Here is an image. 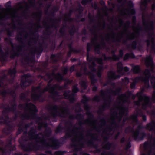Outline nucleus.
Here are the masks:
<instances>
[{"label":"nucleus","mask_w":155,"mask_h":155,"mask_svg":"<svg viewBox=\"0 0 155 155\" xmlns=\"http://www.w3.org/2000/svg\"><path fill=\"white\" fill-rule=\"evenodd\" d=\"M64 96L66 99H68L71 102H73L75 100L73 93H71L68 91H65L64 94Z\"/></svg>","instance_id":"2eb2a0df"},{"label":"nucleus","mask_w":155,"mask_h":155,"mask_svg":"<svg viewBox=\"0 0 155 155\" xmlns=\"http://www.w3.org/2000/svg\"><path fill=\"white\" fill-rule=\"evenodd\" d=\"M132 134L133 137L135 139H142L145 135L143 133H140L138 129L133 132Z\"/></svg>","instance_id":"f3484780"},{"label":"nucleus","mask_w":155,"mask_h":155,"mask_svg":"<svg viewBox=\"0 0 155 155\" xmlns=\"http://www.w3.org/2000/svg\"><path fill=\"white\" fill-rule=\"evenodd\" d=\"M148 28L149 31H151L153 29V24L152 22L148 24Z\"/></svg>","instance_id":"bb28decb"},{"label":"nucleus","mask_w":155,"mask_h":155,"mask_svg":"<svg viewBox=\"0 0 155 155\" xmlns=\"http://www.w3.org/2000/svg\"><path fill=\"white\" fill-rule=\"evenodd\" d=\"M101 155H114L113 153H107L106 152H103L102 153ZM120 155H122V154H120Z\"/></svg>","instance_id":"79ce46f5"},{"label":"nucleus","mask_w":155,"mask_h":155,"mask_svg":"<svg viewBox=\"0 0 155 155\" xmlns=\"http://www.w3.org/2000/svg\"><path fill=\"white\" fill-rule=\"evenodd\" d=\"M108 76L109 78L111 79L118 78L120 77V76H116L115 73L112 71H110L108 72Z\"/></svg>","instance_id":"4be33fe9"},{"label":"nucleus","mask_w":155,"mask_h":155,"mask_svg":"<svg viewBox=\"0 0 155 155\" xmlns=\"http://www.w3.org/2000/svg\"><path fill=\"white\" fill-rule=\"evenodd\" d=\"M97 87H93V88H92V90L93 91H96L97 90Z\"/></svg>","instance_id":"6e6d98bb"},{"label":"nucleus","mask_w":155,"mask_h":155,"mask_svg":"<svg viewBox=\"0 0 155 155\" xmlns=\"http://www.w3.org/2000/svg\"><path fill=\"white\" fill-rule=\"evenodd\" d=\"M8 92L5 90H4L0 92V94H2V96H4L8 93Z\"/></svg>","instance_id":"a19ab883"},{"label":"nucleus","mask_w":155,"mask_h":155,"mask_svg":"<svg viewBox=\"0 0 155 155\" xmlns=\"http://www.w3.org/2000/svg\"><path fill=\"white\" fill-rule=\"evenodd\" d=\"M50 113L51 116L53 117H55L56 116L65 117L67 116L68 112L65 107L62 106H53L51 107Z\"/></svg>","instance_id":"9d476101"},{"label":"nucleus","mask_w":155,"mask_h":155,"mask_svg":"<svg viewBox=\"0 0 155 155\" xmlns=\"http://www.w3.org/2000/svg\"><path fill=\"white\" fill-rule=\"evenodd\" d=\"M87 2V0H82V3L83 5H85L86 4Z\"/></svg>","instance_id":"37998d69"},{"label":"nucleus","mask_w":155,"mask_h":155,"mask_svg":"<svg viewBox=\"0 0 155 155\" xmlns=\"http://www.w3.org/2000/svg\"><path fill=\"white\" fill-rule=\"evenodd\" d=\"M24 97H25V95L23 94H21V98L23 99Z\"/></svg>","instance_id":"5fc2aeb1"},{"label":"nucleus","mask_w":155,"mask_h":155,"mask_svg":"<svg viewBox=\"0 0 155 155\" xmlns=\"http://www.w3.org/2000/svg\"><path fill=\"white\" fill-rule=\"evenodd\" d=\"M123 69L122 63L121 62H118L117 64V71L121 75L124 74V73L122 72Z\"/></svg>","instance_id":"aec40b11"},{"label":"nucleus","mask_w":155,"mask_h":155,"mask_svg":"<svg viewBox=\"0 0 155 155\" xmlns=\"http://www.w3.org/2000/svg\"><path fill=\"white\" fill-rule=\"evenodd\" d=\"M130 96L129 93H127L126 94L120 95L118 97L117 105L111 110V112L113 114L111 117V123L110 126L107 127L104 129V128L106 126L104 120L102 119L101 120V127L99 129H97L96 121L94 120L92 118L93 116L91 114L88 112L89 108L88 106L87 105H84V109L87 111V114L90 116V118L87 120L86 123L88 124L92 129L98 131L102 132V136L104 141H106L110 135H112L114 132L117 130V121H120L124 116L123 120L124 122L128 118V117L126 115L125 113L127 111L128 109L125 107L122 103L124 102L129 103Z\"/></svg>","instance_id":"f257e3e1"},{"label":"nucleus","mask_w":155,"mask_h":155,"mask_svg":"<svg viewBox=\"0 0 155 155\" xmlns=\"http://www.w3.org/2000/svg\"><path fill=\"white\" fill-rule=\"evenodd\" d=\"M134 57V56L132 53L129 54H127L124 58V60H127L129 58H133Z\"/></svg>","instance_id":"a878e982"},{"label":"nucleus","mask_w":155,"mask_h":155,"mask_svg":"<svg viewBox=\"0 0 155 155\" xmlns=\"http://www.w3.org/2000/svg\"><path fill=\"white\" fill-rule=\"evenodd\" d=\"M82 75V73L81 72H78L77 73V77H80Z\"/></svg>","instance_id":"3c124183"},{"label":"nucleus","mask_w":155,"mask_h":155,"mask_svg":"<svg viewBox=\"0 0 155 155\" xmlns=\"http://www.w3.org/2000/svg\"><path fill=\"white\" fill-rule=\"evenodd\" d=\"M147 129L150 130H155V123L153 122L147 125Z\"/></svg>","instance_id":"412c9836"},{"label":"nucleus","mask_w":155,"mask_h":155,"mask_svg":"<svg viewBox=\"0 0 155 155\" xmlns=\"http://www.w3.org/2000/svg\"><path fill=\"white\" fill-rule=\"evenodd\" d=\"M143 114L141 110H139L137 111V114H134L131 116L130 119L134 122H136L137 121V117L138 115H142Z\"/></svg>","instance_id":"6ab92c4d"},{"label":"nucleus","mask_w":155,"mask_h":155,"mask_svg":"<svg viewBox=\"0 0 155 155\" xmlns=\"http://www.w3.org/2000/svg\"><path fill=\"white\" fill-rule=\"evenodd\" d=\"M81 154H82V155H89L87 154L84 153L83 152H82L81 153Z\"/></svg>","instance_id":"680f3d73"},{"label":"nucleus","mask_w":155,"mask_h":155,"mask_svg":"<svg viewBox=\"0 0 155 155\" xmlns=\"http://www.w3.org/2000/svg\"><path fill=\"white\" fill-rule=\"evenodd\" d=\"M28 3L29 5L31 6H34L35 4L34 0H28Z\"/></svg>","instance_id":"c9c22d12"},{"label":"nucleus","mask_w":155,"mask_h":155,"mask_svg":"<svg viewBox=\"0 0 155 155\" xmlns=\"http://www.w3.org/2000/svg\"><path fill=\"white\" fill-rule=\"evenodd\" d=\"M74 66H73L71 68L70 71H72L74 69Z\"/></svg>","instance_id":"603ef678"},{"label":"nucleus","mask_w":155,"mask_h":155,"mask_svg":"<svg viewBox=\"0 0 155 155\" xmlns=\"http://www.w3.org/2000/svg\"><path fill=\"white\" fill-rule=\"evenodd\" d=\"M52 75V77L55 78L58 81H59L62 80L63 77L62 75L59 73H58L55 75L54 73H53Z\"/></svg>","instance_id":"5701e85b"},{"label":"nucleus","mask_w":155,"mask_h":155,"mask_svg":"<svg viewBox=\"0 0 155 155\" xmlns=\"http://www.w3.org/2000/svg\"><path fill=\"white\" fill-rule=\"evenodd\" d=\"M60 128L59 127H58L56 130V132H58L59 131V130H60Z\"/></svg>","instance_id":"13d9d810"},{"label":"nucleus","mask_w":155,"mask_h":155,"mask_svg":"<svg viewBox=\"0 0 155 155\" xmlns=\"http://www.w3.org/2000/svg\"><path fill=\"white\" fill-rule=\"evenodd\" d=\"M107 59V57L105 54H103L101 58H92L91 59V65H90L89 68L90 70L92 72V73L89 72L87 73L86 71V69H84L83 72V73L85 74H87L89 76L90 78L92 84L94 85L95 83L97 82V80L95 79V76L93 73L94 72L96 71V70L94 68L95 66L94 62H98L101 65L99 67L98 70L97 72V74L98 77H101V73L103 70V66L102 65V61L103 60H106Z\"/></svg>","instance_id":"39448f33"},{"label":"nucleus","mask_w":155,"mask_h":155,"mask_svg":"<svg viewBox=\"0 0 155 155\" xmlns=\"http://www.w3.org/2000/svg\"><path fill=\"white\" fill-rule=\"evenodd\" d=\"M151 82L154 89H155V78L154 77L151 76Z\"/></svg>","instance_id":"cd10ccee"},{"label":"nucleus","mask_w":155,"mask_h":155,"mask_svg":"<svg viewBox=\"0 0 155 155\" xmlns=\"http://www.w3.org/2000/svg\"><path fill=\"white\" fill-rule=\"evenodd\" d=\"M131 13L132 14H134V11L133 10H131Z\"/></svg>","instance_id":"69168bd1"},{"label":"nucleus","mask_w":155,"mask_h":155,"mask_svg":"<svg viewBox=\"0 0 155 155\" xmlns=\"http://www.w3.org/2000/svg\"><path fill=\"white\" fill-rule=\"evenodd\" d=\"M124 71L126 72H127L129 70V68L127 67H124Z\"/></svg>","instance_id":"09e8293b"},{"label":"nucleus","mask_w":155,"mask_h":155,"mask_svg":"<svg viewBox=\"0 0 155 155\" xmlns=\"http://www.w3.org/2000/svg\"><path fill=\"white\" fill-rule=\"evenodd\" d=\"M111 144L110 143H107L103 147L104 148L106 149H109L111 147Z\"/></svg>","instance_id":"72a5a7b5"},{"label":"nucleus","mask_w":155,"mask_h":155,"mask_svg":"<svg viewBox=\"0 0 155 155\" xmlns=\"http://www.w3.org/2000/svg\"><path fill=\"white\" fill-rule=\"evenodd\" d=\"M125 140V139L124 138H122L121 139V142H123Z\"/></svg>","instance_id":"0e129e2a"},{"label":"nucleus","mask_w":155,"mask_h":155,"mask_svg":"<svg viewBox=\"0 0 155 155\" xmlns=\"http://www.w3.org/2000/svg\"><path fill=\"white\" fill-rule=\"evenodd\" d=\"M152 99L153 101H155V91H154L152 95Z\"/></svg>","instance_id":"c03bdc74"},{"label":"nucleus","mask_w":155,"mask_h":155,"mask_svg":"<svg viewBox=\"0 0 155 155\" xmlns=\"http://www.w3.org/2000/svg\"><path fill=\"white\" fill-rule=\"evenodd\" d=\"M16 70L15 68H13L12 70L10 69L8 72V74L12 76H14Z\"/></svg>","instance_id":"c85d7f7f"},{"label":"nucleus","mask_w":155,"mask_h":155,"mask_svg":"<svg viewBox=\"0 0 155 155\" xmlns=\"http://www.w3.org/2000/svg\"><path fill=\"white\" fill-rule=\"evenodd\" d=\"M10 2H8L5 5L7 10H0V19L8 18L13 19L16 16L18 10H23L26 9L28 8L26 3H20L17 5L16 9H13L10 8Z\"/></svg>","instance_id":"20e7f679"},{"label":"nucleus","mask_w":155,"mask_h":155,"mask_svg":"<svg viewBox=\"0 0 155 155\" xmlns=\"http://www.w3.org/2000/svg\"><path fill=\"white\" fill-rule=\"evenodd\" d=\"M108 59H109L111 58L108 57ZM112 60H114L116 61L118 60L119 59V58L116 55H113L112 57Z\"/></svg>","instance_id":"f704fd0d"},{"label":"nucleus","mask_w":155,"mask_h":155,"mask_svg":"<svg viewBox=\"0 0 155 155\" xmlns=\"http://www.w3.org/2000/svg\"><path fill=\"white\" fill-rule=\"evenodd\" d=\"M123 52L122 50H120L119 52V57H122L123 56Z\"/></svg>","instance_id":"a18cd8bd"},{"label":"nucleus","mask_w":155,"mask_h":155,"mask_svg":"<svg viewBox=\"0 0 155 155\" xmlns=\"http://www.w3.org/2000/svg\"><path fill=\"white\" fill-rule=\"evenodd\" d=\"M129 80L127 78H125L124 80L123 81L124 83L126 85L127 84L129 83Z\"/></svg>","instance_id":"ea45409f"},{"label":"nucleus","mask_w":155,"mask_h":155,"mask_svg":"<svg viewBox=\"0 0 155 155\" xmlns=\"http://www.w3.org/2000/svg\"><path fill=\"white\" fill-rule=\"evenodd\" d=\"M145 64L148 67H150L151 68L150 71L148 69H146L143 73V76L137 77L133 81V82L131 84L130 87L131 89H133L135 87V83L141 81L144 83L145 86L148 88L149 87L148 78L150 76V72H154L153 69V62L152 58L150 56L147 57L145 60Z\"/></svg>","instance_id":"f03ea898"},{"label":"nucleus","mask_w":155,"mask_h":155,"mask_svg":"<svg viewBox=\"0 0 155 155\" xmlns=\"http://www.w3.org/2000/svg\"><path fill=\"white\" fill-rule=\"evenodd\" d=\"M136 44L135 42H134L133 44L132 48L133 49H134L136 48Z\"/></svg>","instance_id":"49530a36"},{"label":"nucleus","mask_w":155,"mask_h":155,"mask_svg":"<svg viewBox=\"0 0 155 155\" xmlns=\"http://www.w3.org/2000/svg\"><path fill=\"white\" fill-rule=\"evenodd\" d=\"M67 72V69L66 68H64L63 70V73L64 74H65Z\"/></svg>","instance_id":"de8ad7c7"},{"label":"nucleus","mask_w":155,"mask_h":155,"mask_svg":"<svg viewBox=\"0 0 155 155\" xmlns=\"http://www.w3.org/2000/svg\"><path fill=\"white\" fill-rule=\"evenodd\" d=\"M65 20H69V18L68 17H66L65 18Z\"/></svg>","instance_id":"052dcab7"},{"label":"nucleus","mask_w":155,"mask_h":155,"mask_svg":"<svg viewBox=\"0 0 155 155\" xmlns=\"http://www.w3.org/2000/svg\"><path fill=\"white\" fill-rule=\"evenodd\" d=\"M51 82V81H50L48 84L47 87L44 89H41L40 87L33 88L31 93L32 99L34 101L38 100L40 95L42 93L45 91H48L54 95H57V90L61 89V87L58 85L52 86L50 84Z\"/></svg>","instance_id":"423d86ee"},{"label":"nucleus","mask_w":155,"mask_h":155,"mask_svg":"<svg viewBox=\"0 0 155 155\" xmlns=\"http://www.w3.org/2000/svg\"><path fill=\"white\" fill-rule=\"evenodd\" d=\"M151 34H149L150 38L147 40V43L148 46H149L150 45L153 49L154 48H153L154 39L152 31H151Z\"/></svg>","instance_id":"a211bd4d"},{"label":"nucleus","mask_w":155,"mask_h":155,"mask_svg":"<svg viewBox=\"0 0 155 155\" xmlns=\"http://www.w3.org/2000/svg\"><path fill=\"white\" fill-rule=\"evenodd\" d=\"M132 70L135 73H137L140 71V68L138 66H134L132 67Z\"/></svg>","instance_id":"393cba45"},{"label":"nucleus","mask_w":155,"mask_h":155,"mask_svg":"<svg viewBox=\"0 0 155 155\" xmlns=\"http://www.w3.org/2000/svg\"><path fill=\"white\" fill-rule=\"evenodd\" d=\"M134 32L129 36L130 39H133L137 37L140 31V28L139 26H133V28Z\"/></svg>","instance_id":"dca6fc26"},{"label":"nucleus","mask_w":155,"mask_h":155,"mask_svg":"<svg viewBox=\"0 0 155 155\" xmlns=\"http://www.w3.org/2000/svg\"><path fill=\"white\" fill-rule=\"evenodd\" d=\"M93 47L94 48L95 51L98 53L101 46L97 43L96 37L94 39L92 40L91 43L88 44L87 48V51H89Z\"/></svg>","instance_id":"f8f14e48"},{"label":"nucleus","mask_w":155,"mask_h":155,"mask_svg":"<svg viewBox=\"0 0 155 155\" xmlns=\"http://www.w3.org/2000/svg\"><path fill=\"white\" fill-rule=\"evenodd\" d=\"M143 91L141 90L140 92L137 93L136 95H133L132 96V98L134 99L136 96L138 97L139 100L135 102V104L137 105H140L141 103L142 104V107L143 109H145L146 107L148 106L149 104V98L148 97L145 95H143Z\"/></svg>","instance_id":"1a4fd4ad"},{"label":"nucleus","mask_w":155,"mask_h":155,"mask_svg":"<svg viewBox=\"0 0 155 155\" xmlns=\"http://www.w3.org/2000/svg\"><path fill=\"white\" fill-rule=\"evenodd\" d=\"M25 109L26 112L24 115V118L27 119L33 118L37 111L35 107L32 104L28 103L26 105Z\"/></svg>","instance_id":"9b49d317"},{"label":"nucleus","mask_w":155,"mask_h":155,"mask_svg":"<svg viewBox=\"0 0 155 155\" xmlns=\"http://www.w3.org/2000/svg\"><path fill=\"white\" fill-rule=\"evenodd\" d=\"M153 0L154 1V2L152 6V9H154L155 8V0Z\"/></svg>","instance_id":"8fccbe9b"},{"label":"nucleus","mask_w":155,"mask_h":155,"mask_svg":"<svg viewBox=\"0 0 155 155\" xmlns=\"http://www.w3.org/2000/svg\"><path fill=\"white\" fill-rule=\"evenodd\" d=\"M78 91V89L77 87L76 86H74L73 88V93H76Z\"/></svg>","instance_id":"58836bf2"},{"label":"nucleus","mask_w":155,"mask_h":155,"mask_svg":"<svg viewBox=\"0 0 155 155\" xmlns=\"http://www.w3.org/2000/svg\"><path fill=\"white\" fill-rule=\"evenodd\" d=\"M114 38V35L112 34L111 35L108 34L104 38V39H105L106 41H108L110 39V38Z\"/></svg>","instance_id":"7c9ffc66"},{"label":"nucleus","mask_w":155,"mask_h":155,"mask_svg":"<svg viewBox=\"0 0 155 155\" xmlns=\"http://www.w3.org/2000/svg\"><path fill=\"white\" fill-rule=\"evenodd\" d=\"M88 100V99L87 97L86 96H84L82 102L84 104H86V101Z\"/></svg>","instance_id":"4c0bfd02"},{"label":"nucleus","mask_w":155,"mask_h":155,"mask_svg":"<svg viewBox=\"0 0 155 155\" xmlns=\"http://www.w3.org/2000/svg\"><path fill=\"white\" fill-rule=\"evenodd\" d=\"M9 93L11 94H14V92L13 91H11Z\"/></svg>","instance_id":"338daca9"},{"label":"nucleus","mask_w":155,"mask_h":155,"mask_svg":"<svg viewBox=\"0 0 155 155\" xmlns=\"http://www.w3.org/2000/svg\"><path fill=\"white\" fill-rule=\"evenodd\" d=\"M144 150H150L149 152L146 154H143L142 155H155V149H151L150 145L148 143H145L143 145Z\"/></svg>","instance_id":"4468645a"},{"label":"nucleus","mask_w":155,"mask_h":155,"mask_svg":"<svg viewBox=\"0 0 155 155\" xmlns=\"http://www.w3.org/2000/svg\"><path fill=\"white\" fill-rule=\"evenodd\" d=\"M124 0H118V1L119 2H121L124 1Z\"/></svg>","instance_id":"e2e57ef3"},{"label":"nucleus","mask_w":155,"mask_h":155,"mask_svg":"<svg viewBox=\"0 0 155 155\" xmlns=\"http://www.w3.org/2000/svg\"><path fill=\"white\" fill-rule=\"evenodd\" d=\"M39 129H40L42 127H46L47 124L43 122V120L42 118H39L38 120Z\"/></svg>","instance_id":"b1692460"},{"label":"nucleus","mask_w":155,"mask_h":155,"mask_svg":"<svg viewBox=\"0 0 155 155\" xmlns=\"http://www.w3.org/2000/svg\"><path fill=\"white\" fill-rule=\"evenodd\" d=\"M131 146L130 144V143L127 144V148H129Z\"/></svg>","instance_id":"4d7b16f0"},{"label":"nucleus","mask_w":155,"mask_h":155,"mask_svg":"<svg viewBox=\"0 0 155 155\" xmlns=\"http://www.w3.org/2000/svg\"><path fill=\"white\" fill-rule=\"evenodd\" d=\"M9 149V151L15 150V147H12L10 143L6 146L5 147V150H4L1 148H0V155H6L7 153H8V150H7V149Z\"/></svg>","instance_id":"ddd939ff"},{"label":"nucleus","mask_w":155,"mask_h":155,"mask_svg":"<svg viewBox=\"0 0 155 155\" xmlns=\"http://www.w3.org/2000/svg\"><path fill=\"white\" fill-rule=\"evenodd\" d=\"M143 119L144 121H145L146 120V117L144 116H143Z\"/></svg>","instance_id":"bf43d9fd"},{"label":"nucleus","mask_w":155,"mask_h":155,"mask_svg":"<svg viewBox=\"0 0 155 155\" xmlns=\"http://www.w3.org/2000/svg\"><path fill=\"white\" fill-rule=\"evenodd\" d=\"M129 25L130 22L128 21H127L125 23L123 28V30L124 31H127V29L129 27Z\"/></svg>","instance_id":"c756f323"},{"label":"nucleus","mask_w":155,"mask_h":155,"mask_svg":"<svg viewBox=\"0 0 155 155\" xmlns=\"http://www.w3.org/2000/svg\"><path fill=\"white\" fill-rule=\"evenodd\" d=\"M68 137H72V140L74 143L77 150L79 148L83 147V145L88 142L86 138L88 136L84 137L83 133L79 129H74L71 131H68L66 134Z\"/></svg>","instance_id":"7ed1b4c3"},{"label":"nucleus","mask_w":155,"mask_h":155,"mask_svg":"<svg viewBox=\"0 0 155 155\" xmlns=\"http://www.w3.org/2000/svg\"><path fill=\"white\" fill-rule=\"evenodd\" d=\"M80 84L81 86L84 88H85L87 87L86 82L85 81H81L80 82Z\"/></svg>","instance_id":"473e14b6"},{"label":"nucleus","mask_w":155,"mask_h":155,"mask_svg":"<svg viewBox=\"0 0 155 155\" xmlns=\"http://www.w3.org/2000/svg\"><path fill=\"white\" fill-rule=\"evenodd\" d=\"M56 155H61V153L60 152H55Z\"/></svg>","instance_id":"864d4df0"},{"label":"nucleus","mask_w":155,"mask_h":155,"mask_svg":"<svg viewBox=\"0 0 155 155\" xmlns=\"http://www.w3.org/2000/svg\"><path fill=\"white\" fill-rule=\"evenodd\" d=\"M51 133L50 130L49 131L48 134L47 133L46 131H45L44 135L41 134L36 135L35 133H34L32 130H31L29 133V135L31 140H34L37 142H40L42 144L45 145V138L49 136ZM46 145L48 147H55L56 146V140L52 139L50 140V143H47Z\"/></svg>","instance_id":"6e6552de"},{"label":"nucleus","mask_w":155,"mask_h":155,"mask_svg":"<svg viewBox=\"0 0 155 155\" xmlns=\"http://www.w3.org/2000/svg\"><path fill=\"white\" fill-rule=\"evenodd\" d=\"M118 90H116L114 85V84L112 88L106 92L103 91H101V95L100 96H96L93 98V100L96 101H99L101 98H102L104 101L103 105L104 108H106L108 107L110 104L111 101L110 96L111 95H115L117 94Z\"/></svg>","instance_id":"0eeeda50"},{"label":"nucleus","mask_w":155,"mask_h":155,"mask_svg":"<svg viewBox=\"0 0 155 155\" xmlns=\"http://www.w3.org/2000/svg\"><path fill=\"white\" fill-rule=\"evenodd\" d=\"M147 3V0H142V2L141 4V6H143L146 7Z\"/></svg>","instance_id":"e433bc0d"},{"label":"nucleus","mask_w":155,"mask_h":155,"mask_svg":"<svg viewBox=\"0 0 155 155\" xmlns=\"http://www.w3.org/2000/svg\"><path fill=\"white\" fill-rule=\"evenodd\" d=\"M101 4L103 5L104 4V2L103 1H102L101 2Z\"/></svg>","instance_id":"774afa93"},{"label":"nucleus","mask_w":155,"mask_h":155,"mask_svg":"<svg viewBox=\"0 0 155 155\" xmlns=\"http://www.w3.org/2000/svg\"><path fill=\"white\" fill-rule=\"evenodd\" d=\"M35 149V147L34 145H33L31 144L25 150L27 151H29L32 150H34Z\"/></svg>","instance_id":"2f4dec72"}]
</instances>
